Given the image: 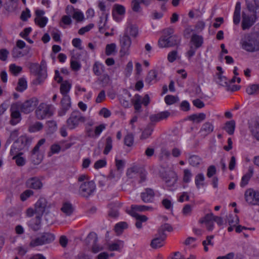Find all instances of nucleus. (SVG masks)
I'll return each mask as SVG.
<instances>
[{
  "label": "nucleus",
  "instance_id": "b1692460",
  "mask_svg": "<svg viewBox=\"0 0 259 259\" xmlns=\"http://www.w3.org/2000/svg\"><path fill=\"white\" fill-rule=\"evenodd\" d=\"M203 43V38L202 36L194 34L190 40V45L198 49L201 47Z\"/></svg>",
  "mask_w": 259,
  "mask_h": 259
},
{
  "label": "nucleus",
  "instance_id": "4d7b16f0",
  "mask_svg": "<svg viewBox=\"0 0 259 259\" xmlns=\"http://www.w3.org/2000/svg\"><path fill=\"white\" fill-rule=\"evenodd\" d=\"M172 230V228L171 226L168 224H164L162 225L160 228L158 229V233L161 235L163 234L164 235H166L165 234V231H167L168 232H170Z\"/></svg>",
  "mask_w": 259,
  "mask_h": 259
},
{
  "label": "nucleus",
  "instance_id": "c85d7f7f",
  "mask_svg": "<svg viewBox=\"0 0 259 259\" xmlns=\"http://www.w3.org/2000/svg\"><path fill=\"white\" fill-rule=\"evenodd\" d=\"M157 72L155 70H151L148 73L145 82L149 84L155 83L157 81Z\"/></svg>",
  "mask_w": 259,
  "mask_h": 259
},
{
  "label": "nucleus",
  "instance_id": "dca6fc26",
  "mask_svg": "<svg viewBox=\"0 0 259 259\" xmlns=\"http://www.w3.org/2000/svg\"><path fill=\"white\" fill-rule=\"evenodd\" d=\"M32 141V138L27 136L26 135H22L19 137L15 143H17L19 147L22 150L24 149H28V147L30 145Z\"/></svg>",
  "mask_w": 259,
  "mask_h": 259
},
{
  "label": "nucleus",
  "instance_id": "864d4df0",
  "mask_svg": "<svg viewBox=\"0 0 259 259\" xmlns=\"http://www.w3.org/2000/svg\"><path fill=\"white\" fill-rule=\"evenodd\" d=\"M153 128L151 125H148L142 132L141 138L145 139L148 138L152 134Z\"/></svg>",
  "mask_w": 259,
  "mask_h": 259
},
{
  "label": "nucleus",
  "instance_id": "a211bd4d",
  "mask_svg": "<svg viewBox=\"0 0 259 259\" xmlns=\"http://www.w3.org/2000/svg\"><path fill=\"white\" fill-rule=\"evenodd\" d=\"M37 84H40L47 77V65L45 62L41 61L40 64V69L36 74Z\"/></svg>",
  "mask_w": 259,
  "mask_h": 259
},
{
  "label": "nucleus",
  "instance_id": "423d86ee",
  "mask_svg": "<svg viewBox=\"0 0 259 259\" xmlns=\"http://www.w3.org/2000/svg\"><path fill=\"white\" fill-rule=\"evenodd\" d=\"M119 42L120 46V53L121 56L128 55L130 54V48L132 44V40L130 37L127 33H124L119 36Z\"/></svg>",
  "mask_w": 259,
  "mask_h": 259
},
{
  "label": "nucleus",
  "instance_id": "473e14b6",
  "mask_svg": "<svg viewBox=\"0 0 259 259\" xmlns=\"http://www.w3.org/2000/svg\"><path fill=\"white\" fill-rule=\"evenodd\" d=\"M44 244H49L53 242L55 238V235L49 232H44L40 235Z\"/></svg>",
  "mask_w": 259,
  "mask_h": 259
},
{
  "label": "nucleus",
  "instance_id": "bb28decb",
  "mask_svg": "<svg viewBox=\"0 0 259 259\" xmlns=\"http://www.w3.org/2000/svg\"><path fill=\"white\" fill-rule=\"evenodd\" d=\"M213 130V126L210 122H206L204 123L200 131L201 136L205 137L210 134Z\"/></svg>",
  "mask_w": 259,
  "mask_h": 259
},
{
  "label": "nucleus",
  "instance_id": "f257e3e1",
  "mask_svg": "<svg viewBox=\"0 0 259 259\" xmlns=\"http://www.w3.org/2000/svg\"><path fill=\"white\" fill-rule=\"evenodd\" d=\"M240 45L242 49L249 52L259 51V32L244 34L241 38Z\"/></svg>",
  "mask_w": 259,
  "mask_h": 259
},
{
  "label": "nucleus",
  "instance_id": "5701e85b",
  "mask_svg": "<svg viewBox=\"0 0 259 259\" xmlns=\"http://www.w3.org/2000/svg\"><path fill=\"white\" fill-rule=\"evenodd\" d=\"M88 238L90 239H93L94 244L92 246V251L94 253H97L100 251L102 250L103 248L102 246H99L97 244V242L98 241V237L97 235L94 232H91L88 236Z\"/></svg>",
  "mask_w": 259,
  "mask_h": 259
},
{
  "label": "nucleus",
  "instance_id": "e433bc0d",
  "mask_svg": "<svg viewBox=\"0 0 259 259\" xmlns=\"http://www.w3.org/2000/svg\"><path fill=\"white\" fill-rule=\"evenodd\" d=\"M246 92L249 95H256L259 92V84H252L249 85L246 89Z\"/></svg>",
  "mask_w": 259,
  "mask_h": 259
},
{
  "label": "nucleus",
  "instance_id": "2eb2a0df",
  "mask_svg": "<svg viewBox=\"0 0 259 259\" xmlns=\"http://www.w3.org/2000/svg\"><path fill=\"white\" fill-rule=\"evenodd\" d=\"M153 210V207L142 205H132L131 209L127 211L131 215H140L138 212H144L146 211H151Z\"/></svg>",
  "mask_w": 259,
  "mask_h": 259
},
{
  "label": "nucleus",
  "instance_id": "0e129e2a",
  "mask_svg": "<svg viewBox=\"0 0 259 259\" xmlns=\"http://www.w3.org/2000/svg\"><path fill=\"white\" fill-rule=\"evenodd\" d=\"M246 4L248 10L250 13H256L257 9L255 3H253L252 0H246Z\"/></svg>",
  "mask_w": 259,
  "mask_h": 259
},
{
  "label": "nucleus",
  "instance_id": "7ed1b4c3",
  "mask_svg": "<svg viewBox=\"0 0 259 259\" xmlns=\"http://www.w3.org/2000/svg\"><path fill=\"white\" fill-rule=\"evenodd\" d=\"M96 189V186L93 181H85L79 185L78 192L82 197L88 198L92 195Z\"/></svg>",
  "mask_w": 259,
  "mask_h": 259
},
{
  "label": "nucleus",
  "instance_id": "2f4dec72",
  "mask_svg": "<svg viewBox=\"0 0 259 259\" xmlns=\"http://www.w3.org/2000/svg\"><path fill=\"white\" fill-rule=\"evenodd\" d=\"M113 147V140L110 136L107 137L105 141V147L103 150V153L107 155L111 151Z\"/></svg>",
  "mask_w": 259,
  "mask_h": 259
},
{
  "label": "nucleus",
  "instance_id": "de8ad7c7",
  "mask_svg": "<svg viewBox=\"0 0 259 259\" xmlns=\"http://www.w3.org/2000/svg\"><path fill=\"white\" fill-rule=\"evenodd\" d=\"M34 191L28 189L22 192L20 195V199L22 201H26L28 198L34 195Z\"/></svg>",
  "mask_w": 259,
  "mask_h": 259
},
{
  "label": "nucleus",
  "instance_id": "ea45409f",
  "mask_svg": "<svg viewBox=\"0 0 259 259\" xmlns=\"http://www.w3.org/2000/svg\"><path fill=\"white\" fill-rule=\"evenodd\" d=\"M104 65L99 62H96L93 66V72L97 76L101 75L104 72Z\"/></svg>",
  "mask_w": 259,
  "mask_h": 259
},
{
  "label": "nucleus",
  "instance_id": "bf43d9fd",
  "mask_svg": "<svg viewBox=\"0 0 259 259\" xmlns=\"http://www.w3.org/2000/svg\"><path fill=\"white\" fill-rule=\"evenodd\" d=\"M116 45L114 43L108 44L106 47V54L107 56L111 55L116 51Z\"/></svg>",
  "mask_w": 259,
  "mask_h": 259
},
{
  "label": "nucleus",
  "instance_id": "f704fd0d",
  "mask_svg": "<svg viewBox=\"0 0 259 259\" xmlns=\"http://www.w3.org/2000/svg\"><path fill=\"white\" fill-rule=\"evenodd\" d=\"M124 246V243L121 240H117L109 246L110 251H120Z\"/></svg>",
  "mask_w": 259,
  "mask_h": 259
},
{
  "label": "nucleus",
  "instance_id": "f3484780",
  "mask_svg": "<svg viewBox=\"0 0 259 259\" xmlns=\"http://www.w3.org/2000/svg\"><path fill=\"white\" fill-rule=\"evenodd\" d=\"M213 217V214L212 212L206 214L203 218L199 220V223L200 224H205L207 229L209 231H211L214 227V220Z\"/></svg>",
  "mask_w": 259,
  "mask_h": 259
},
{
  "label": "nucleus",
  "instance_id": "cd10ccee",
  "mask_svg": "<svg viewBox=\"0 0 259 259\" xmlns=\"http://www.w3.org/2000/svg\"><path fill=\"white\" fill-rule=\"evenodd\" d=\"M241 3L237 2L236 4L233 14V23L238 25L240 22Z\"/></svg>",
  "mask_w": 259,
  "mask_h": 259
},
{
  "label": "nucleus",
  "instance_id": "6e6552de",
  "mask_svg": "<svg viewBox=\"0 0 259 259\" xmlns=\"http://www.w3.org/2000/svg\"><path fill=\"white\" fill-rule=\"evenodd\" d=\"M179 39L176 36L163 35L158 40V46L160 48L171 47L179 42Z\"/></svg>",
  "mask_w": 259,
  "mask_h": 259
},
{
  "label": "nucleus",
  "instance_id": "aec40b11",
  "mask_svg": "<svg viewBox=\"0 0 259 259\" xmlns=\"http://www.w3.org/2000/svg\"><path fill=\"white\" fill-rule=\"evenodd\" d=\"M170 115L168 111L160 112L157 114H152L150 116L149 118L152 122H158L163 119L167 118Z\"/></svg>",
  "mask_w": 259,
  "mask_h": 259
},
{
  "label": "nucleus",
  "instance_id": "6ab92c4d",
  "mask_svg": "<svg viewBox=\"0 0 259 259\" xmlns=\"http://www.w3.org/2000/svg\"><path fill=\"white\" fill-rule=\"evenodd\" d=\"M155 194L154 191L150 188L146 189L141 194L142 200L145 203L151 202L154 199Z\"/></svg>",
  "mask_w": 259,
  "mask_h": 259
},
{
  "label": "nucleus",
  "instance_id": "393cba45",
  "mask_svg": "<svg viewBox=\"0 0 259 259\" xmlns=\"http://www.w3.org/2000/svg\"><path fill=\"white\" fill-rule=\"evenodd\" d=\"M253 174V168L251 166H249L248 169V171L243 176L240 182V186L244 187L246 186L249 180L252 177Z\"/></svg>",
  "mask_w": 259,
  "mask_h": 259
},
{
  "label": "nucleus",
  "instance_id": "c9c22d12",
  "mask_svg": "<svg viewBox=\"0 0 259 259\" xmlns=\"http://www.w3.org/2000/svg\"><path fill=\"white\" fill-rule=\"evenodd\" d=\"M168 176L170 177L169 179L165 178V183L168 186H173L176 183L177 181V176L175 172L173 171H170L168 174Z\"/></svg>",
  "mask_w": 259,
  "mask_h": 259
},
{
  "label": "nucleus",
  "instance_id": "0eeeda50",
  "mask_svg": "<svg viewBox=\"0 0 259 259\" xmlns=\"http://www.w3.org/2000/svg\"><path fill=\"white\" fill-rule=\"evenodd\" d=\"M150 101V97L148 94H146L143 99L139 94H136L134 98L132 99V102L134 106V108L138 112L141 111L142 104L147 106L149 104Z\"/></svg>",
  "mask_w": 259,
  "mask_h": 259
},
{
  "label": "nucleus",
  "instance_id": "c756f323",
  "mask_svg": "<svg viewBox=\"0 0 259 259\" xmlns=\"http://www.w3.org/2000/svg\"><path fill=\"white\" fill-rule=\"evenodd\" d=\"M43 159L42 155L38 151L32 150L31 152L30 159L34 164H39Z\"/></svg>",
  "mask_w": 259,
  "mask_h": 259
},
{
  "label": "nucleus",
  "instance_id": "7c9ffc66",
  "mask_svg": "<svg viewBox=\"0 0 259 259\" xmlns=\"http://www.w3.org/2000/svg\"><path fill=\"white\" fill-rule=\"evenodd\" d=\"M71 88V84L68 81H63L60 85V93L63 96L65 95H69L68 93Z\"/></svg>",
  "mask_w": 259,
  "mask_h": 259
},
{
  "label": "nucleus",
  "instance_id": "f8f14e48",
  "mask_svg": "<svg viewBox=\"0 0 259 259\" xmlns=\"http://www.w3.org/2000/svg\"><path fill=\"white\" fill-rule=\"evenodd\" d=\"M245 198L248 204L259 205V191L249 189L245 191Z\"/></svg>",
  "mask_w": 259,
  "mask_h": 259
},
{
  "label": "nucleus",
  "instance_id": "37998d69",
  "mask_svg": "<svg viewBox=\"0 0 259 259\" xmlns=\"http://www.w3.org/2000/svg\"><path fill=\"white\" fill-rule=\"evenodd\" d=\"M112 12H114L120 16H124L125 13V7L119 4H115L113 6Z\"/></svg>",
  "mask_w": 259,
  "mask_h": 259
},
{
  "label": "nucleus",
  "instance_id": "4be33fe9",
  "mask_svg": "<svg viewBox=\"0 0 259 259\" xmlns=\"http://www.w3.org/2000/svg\"><path fill=\"white\" fill-rule=\"evenodd\" d=\"M215 81L217 83L227 88L229 87V81L226 76L223 75L222 72L216 73Z\"/></svg>",
  "mask_w": 259,
  "mask_h": 259
},
{
  "label": "nucleus",
  "instance_id": "338daca9",
  "mask_svg": "<svg viewBox=\"0 0 259 259\" xmlns=\"http://www.w3.org/2000/svg\"><path fill=\"white\" fill-rule=\"evenodd\" d=\"M178 57V51L174 50L170 52L167 55V60L170 62H174Z\"/></svg>",
  "mask_w": 259,
  "mask_h": 259
},
{
  "label": "nucleus",
  "instance_id": "9d476101",
  "mask_svg": "<svg viewBox=\"0 0 259 259\" xmlns=\"http://www.w3.org/2000/svg\"><path fill=\"white\" fill-rule=\"evenodd\" d=\"M19 110L18 102L12 104L10 108L11 119L10 121L11 125H15L20 121L21 117Z\"/></svg>",
  "mask_w": 259,
  "mask_h": 259
},
{
  "label": "nucleus",
  "instance_id": "e2e57ef3",
  "mask_svg": "<svg viewBox=\"0 0 259 259\" xmlns=\"http://www.w3.org/2000/svg\"><path fill=\"white\" fill-rule=\"evenodd\" d=\"M9 68L11 73L15 76H17L19 73H20L22 70V68L21 67L17 66L15 64H11Z\"/></svg>",
  "mask_w": 259,
  "mask_h": 259
},
{
  "label": "nucleus",
  "instance_id": "3c124183",
  "mask_svg": "<svg viewBox=\"0 0 259 259\" xmlns=\"http://www.w3.org/2000/svg\"><path fill=\"white\" fill-rule=\"evenodd\" d=\"M48 21V19L46 17H36L34 20L35 23L41 28H43L46 25Z\"/></svg>",
  "mask_w": 259,
  "mask_h": 259
},
{
  "label": "nucleus",
  "instance_id": "1a4fd4ad",
  "mask_svg": "<svg viewBox=\"0 0 259 259\" xmlns=\"http://www.w3.org/2000/svg\"><path fill=\"white\" fill-rule=\"evenodd\" d=\"M36 117L38 119H43L52 114L51 106L45 103H41L35 111Z\"/></svg>",
  "mask_w": 259,
  "mask_h": 259
},
{
  "label": "nucleus",
  "instance_id": "13d9d810",
  "mask_svg": "<svg viewBox=\"0 0 259 259\" xmlns=\"http://www.w3.org/2000/svg\"><path fill=\"white\" fill-rule=\"evenodd\" d=\"M192 177V174L190 170L188 169H185L184 170V175L183 181L185 183H188L191 181Z\"/></svg>",
  "mask_w": 259,
  "mask_h": 259
},
{
  "label": "nucleus",
  "instance_id": "4468645a",
  "mask_svg": "<svg viewBox=\"0 0 259 259\" xmlns=\"http://www.w3.org/2000/svg\"><path fill=\"white\" fill-rule=\"evenodd\" d=\"M61 109L59 111L58 114L60 116L65 115L67 111L71 108V98L69 95H65L61 101Z\"/></svg>",
  "mask_w": 259,
  "mask_h": 259
},
{
  "label": "nucleus",
  "instance_id": "ddd939ff",
  "mask_svg": "<svg viewBox=\"0 0 259 259\" xmlns=\"http://www.w3.org/2000/svg\"><path fill=\"white\" fill-rule=\"evenodd\" d=\"M25 186L29 189L39 190L42 188L43 184L38 177H33L26 181Z\"/></svg>",
  "mask_w": 259,
  "mask_h": 259
},
{
  "label": "nucleus",
  "instance_id": "774afa93",
  "mask_svg": "<svg viewBox=\"0 0 259 259\" xmlns=\"http://www.w3.org/2000/svg\"><path fill=\"white\" fill-rule=\"evenodd\" d=\"M107 165V161L105 159H100L95 162L94 167L96 169H99L102 167H105Z\"/></svg>",
  "mask_w": 259,
  "mask_h": 259
},
{
  "label": "nucleus",
  "instance_id": "412c9836",
  "mask_svg": "<svg viewBox=\"0 0 259 259\" xmlns=\"http://www.w3.org/2000/svg\"><path fill=\"white\" fill-rule=\"evenodd\" d=\"M166 235L157 233L156 237L151 241V246L153 248L161 247L163 244V241L165 239Z\"/></svg>",
  "mask_w": 259,
  "mask_h": 259
},
{
  "label": "nucleus",
  "instance_id": "5fc2aeb1",
  "mask_svg": "<svg viewBox=\"0 0 259 259\" xmlns=\"http://www.w3.org/2000/svg\"><path fill=\"white\" fill-rule=\"evenodd\" d=\"M43 127V124L40 122H36L30 125L29 127V131L31 133H35L41 130Z\"/></svg>",
  "mask_w": 259,
  "mask_h": 259
},
{
  "label": "nucleus",
  "instance_id": "49530a36",
  "mask_svg": "<svg viewBox=\"0 0 259 259\" xmlns=\"http://www.w3.org/2000/svg\"><path fill=\"white\" fill-rule=\"evenodd\" d=\"M227 221L230 226H235L239 223V218L237 215L230 214L227 216Z\"/></svg>",
  "mask_w": 259,
  "mask_h": 259
},
{
  "label": "nucleus",
  "instance_id": "a19ab883",
  "mask_svg": "<svg viewBox=\"0 0 259 259\" xmlns=\"http://www.w3.org/2000/svg\"><path fill=\"white\" fill-rule=\"evenodd\" d=\"M27 83L26 79L24 78H20L16 90L20 92H22L27 89Z\"/></svg>",
  "mask_w": 259,
  "mask_h": 259
},
{
  "label": "nucleus",
  "instance_id": "a18cd8bd",
  "mask_svg": "<svg viewBox=\"0 0 259 259\" xmlns=\"http://www.w3.org/2000/svg\"><path fill=\"white\" fill-rule=\"evenodd\" d=\"M76 58L75 57L74 55H72L71 56V60H70V66L72 69L74 71H78L81 68L80 63L76 61Z\"/></svg>",
  "mask_w": 259,
  "mask_h": 259
},
{
  "label": "nucleus",
  "instance_id": "8fccbe9b",
  "mask_svg": "<svg viewBox=\"0 0 259 259\" xmlns=\"http://www.w3.org/2000/svg\"><path fill=\"white\" fill-rule=\"evenodd\" d=\"M42 245H44V242H43L40 236L35 238L32 239L29 243V246L32 247Z\"/></svg>",
  "mask_w": 259,
  "mask_h": 259
},
{
  "label": "nucleus",
  "instance_id": "a878e982",
  "mask_svg": "<svg viewBox=\"0 0 259 259\" xmlns=\"http://www.w3.org/2000/svg\"><path fill=\"white\" fill-rule=\"evenodd\" d=\"M41 215H37L35 218L31 219L29 222V227L33 231H37L41 227Z\"/></svg>",
  "mask_w": 259,
  "mask_h": 259
},
{
  "label": "nucleus",
  "instance_id": "603ef678",
  "mask_svg": "<svg viewBox=\"0 0 259 259\" xmlns=\"http://www.w3.org/2000/svg\"><path fill=\"white\" fill-rule=\"evenodd\" d=\"M19 135V133L18 130H14L12 131L10 133L9 138L6 142V145L9 146L15 138L18 137Z\"/></svg>",
  "mask_w": 259,
  "mask_h": 259
},
{
  "label": "nucleus",
  "instance_id": "72a5a7b5",
  "mask_svg": "<svg viewBox=\"0 0 259 259\" xmlns=\"http://www.w3.org/2000/svg\"><path fill=\"white\" fill-rule=\"evenodd\" d=\"M136 219L135 225L138 229L142 228V223L146 222L148 220V218L145 215H132Z\"/></svg>",
  "mask_w": 259,
  "mask_h": 259
},
{
  "label": "nucleus",
  "instance_id": "58836bf2",
  "mask_svg": "<svg viewBox=\"0 0 259 259\" xmlns=\"http://www.w3.org/2000/svg\"><path fill=\"white\" fill-rule=\"evenodd\" d=\"M235 128V122L234 120H230L226 123L224 129L229 134L233 135Z\"/></svg>",
  "mask_w": 259,
  "mask_h": 259
},
{
  "label": "nucleus",
  "instance_id": "20e7f679",
  "mask_svg": "<svg viewBox=\"0 0 259 259\" xmlns=\"http://www.w3.org/2000/svg\"><path fill=\"white\" fill-rule=\"evenodd\" d=\"M241 27L243 30L249 29L257 20L256 13H249L243 12L242 13Z\"/></svg>",
  "mask_w": 259,
  "mask_h": 259
},
{
  "label": "nucleus",
  "instance_id": "69168bd1",
  "mask_svg": "<svg viewBox=\"0 0 259 259\" xmlns=\"http://www.w3.org/2000/svg\"><path fill=\"white\" fill-rule=\"evenodd\" d=\"M71 23L72 20L71 17L70 16L64 15L61 18L60 26L64 28L65 26H63V24L65 25H70Z\"/></svg>",
  "mask_w": 259,
  "mask_h": 259
},
{
  "label": "nucleus",
  "instance_id": "39448f33",
  "mask_svg": "<svg viewBox=\"0 0 259 259\" xmlns=\"http://www.w3.org/2000/svg\"><path fill=\"white\" fill-rule=\"evenodd\" d=\"M50 207L51 204L48 202L46 198L40 197L35 203V211L39 215L41 216L45 214V216H46L49 212Z\"/></svg>",
  "mask_w": 259,
  "mask_h": 259
},
{
  "label": "nucleus",
  "instance_id": "4c0bfd02",
  "mask_svg": "<svg viewBox=\"0 0 259 259\" xmlns=\"http://www.w3.org/2000/svg\"><path fill=\"white\" fill-rule=\"evenodd\" d=\"M61 210L66 215H70L73 211V208L71 203L69 202H65L63 203V206L61 208Z\"/></svg>",
  "mask_w": 259,
  "mask_h": 259
},
{
  "label": "nucleus",
  "instance_id": "79ce46f5",
  "mask_svg": "<svg viewBox=\"0 0 259 259\" xmlns=\"http://www.w3.org/2000/svg\"><path fill=\"white\" fill-rule=\"evenodd\" d=\"M205 178L203 174L200 173L197 175L195 177V184L198 189H199L201 186H203V182Z\"/></svg>",
  "mask_w": 259,
  "mask_h": 259
},
{
  "label": "nucleus",
  "instance_id": "09e8293b",
  "mask_svg": "<svg viewBox=\"0 0 259 259\" xmlns=\"http://www.w3.org/2000/svg\"><path fill=\"white\" fill-rule=\"evenodd\" d=\"M22 150L20 147H19L18 145H17V143H14L11 147L10 150V154L12 156H14L16 155H22V152H19V151Z\"/></svg>",
  "mask_w": 259,
  "mask_h": 259
},
{
  "label": "nucleus",
  "instance_id": "c03bdc74",
  "mask_svg": "<svg viewBox=\"0 0 259 259\" xmlns=\"http://www.w3.org/2000/svg\"><path fill=\"white\" fill-rule=\"evenodd\" d=\"M201 158L197 155H191L188 159L189 164L192 166H197L201 162Z\"/></svg>",
  "mask_w": 259,
  "mask_h": 259
},
{
  "label": "nucleus",
  "instance_id": "9b49d317",
  "mask_svg": "<svg viewBox=\"0 0 259 259\" xmlns=\"http://www.w3.org/2000/svg\"><path fill=\"white\" fill-rule=\"evenodd\" d=\"M37 103L36 99H31L25 101L23 103H19V109L22 112L28 114L34 109Z\"/></svg>",
  "mask_w": 259,
  "mask_h": 259
},
{
  "label": "nucleus",
  "instance_id": "f03ea898",
  "mask_svg": "<svg viewBox=\"0 0 259 259\" xmlns=\"http://www.w3.org/2000/svg\"><path fill=\"white\" fill-rule=\"evenodd\" d=\"M85 118L79 111H73L66 121L67 126L70 130H73L78 126L80 123L84 122Z\"/></svg>",
  "mask_w": 259,
  "mask_h": 259
},
{
  "label": "nucleus",
  "instance_id": "680f3d73",
  "mask_svg": "<svg viewBox=\"0 0 259 259\" xmlns=\"http://www.w3.org/2000/svg\"><path fill=\"white\" fill-rule=\"evenodd\" d=\"M141 2L139 0H132L131 7L132 9L135 12H141L142 9L140 6Z\"/></svg>",
  "mask_w": 259,
  "mask_h": 259
},
{
  "label": "nucleus",
  "instance_id": "6e6d98bb",
  "mask_svg": "<svg viewBox=\"0 0 259 259\" xmlns=\"http://www.w3.org/2000/svg\"><path fill=\"white\" fill-rule=\"evenodd\" d=\"M127 228V224L126 222H121L116 224L115 226V231L117 233H121L123 230Z\"/></svg>",
  "mask_w": 259,
  "mask_h": 259
},
{
  "label": "nucleus",
  "instance_id": "052dcab7",
  "mask_svg": "<svg viewBox=\"0 0 259 259\" xmlns=\"http://www.w3.org/2000/svg\"><path fill=\"white\" fill-rule=\"evenodd\" d=\"M251 131L253 136L259 141V121H256L251 127Z\"/></svg>",
  "mask_w": 259,
  "mask_h": 259
}]
</instances>
